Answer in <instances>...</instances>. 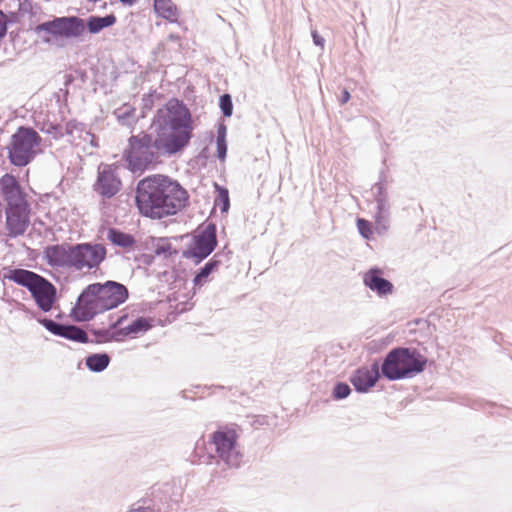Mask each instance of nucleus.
<instances>
[{
	"instance_id": "nucleus-45",
	"label": "nucleus",
	"mask_w": 512,
	"mask_h": 512,
	"mask_svg": "<svg viewBox=\"0 0 512 512\" xmlns=\"http://www.w3.org/2000/svg\"><path fill=\"white\" fill-rule=\"evenodd\" d=\"M71 81H72V78H71V77H69V78L66 80V84L71 83Z\"/></svg>"
},
{
	"instance_id": "nucleus-43",
	"label": "nucleus",
	"mask_w": 512,
	"mask_h": 512,
	"mask_svg": "<svg viewBox=\"0 0 512 512\" xmlns=\"http://www.w3.org/2000/svg\"><path fill=\"white\" fill-rule=\"evenodd\" d=\"M169 39L171 41H178L180 39L178 34H169Z\"/></svg>"
},
{
	"instance_id": "nucleus-44",
	"label": "nucleus",
	"mask_w": 512,
	"mask_h": 512,
	"mask_svg": "<svg viewBox=\"0 0 512 512\" xmlns=\"http://www.w3.org/2000/svg\"><path fill=\"white\" fill-rule=\"evenodd\" d=\"M10 35H11V36H14V37H12V40H13V41H15V37H16V36H19V34H18V33L10 34Z\"/></svg>"
},
{
	"instance_id": "nucleus-41",
	"label": "nucleus",
	"mask_w": 512,
	"mask_h": 512,
	"mask_svg": "<svg viewBox=\"0 0 512 512\" xmlns=\"http://www.w3.org/2000/svg\"><path fill=\"white\" fill-rule=\"evenodd\" d=\"M92 147H98V142L95 134H93V139H89L87 141Z\"/></svg>"
},
{
	"instance_id": "nucleus-46",
	"label": "nucleus",
	"mask_w": 512,
	"mask_h": 512,
	"mask_svg": "<svg viewBox=\"0 0 512 512\" xmlns=\"http://www.w3.org/2000/svg\"><path fill=\"white\" fill-rule=\"evenodd\" d=\"M6 34H0V40L5 36Z\"/></svg>"
},
{
	"instance_id": "nucleus-34",
	"label": "nucleus",
	"mask_w": 512,
	"mask_h": 512,
	"mask_svg": "<svg viewBox=\"0 0 512 512\" xmlns=\"http://www.w3.org/2000/svg\"><path fill=\"white\" fill-rule=\"evenodd\" d=\"M351 393L350 386L345 382H337L334 385L332 396L335 400H342L347 398Z\"/></svg>"
},
{
	"instance_id": "nucleus-18",
	"label": "nucleus",
	"mask_w": 512,
	"mask_h": 512,
	"mask_svg": "<svg viewBox=\"0 0 512 512\" xmlns=\"http://www.w3.org/2000/svg\"><path fill=\"white\" fill-rule=\"evenodd\" d=\"M363 282L380 297L391 294L394 289L393 284L382 277V270L378 267L369 269L363 276Z\"/></svg>"
},
{
	"instance_id": "nucleus-39",
	"label": "nucleus",
	"mask_w": 512,
	"mask_h": 512,
	"mask_svg": "<svg viewBox=\"0 0 512 512\" xmlns=\"http://www.w3.org/2000/svg\"><path fill=\"white\" fill-rule=\"evenodd\" d=\"M351 98L350 92L347 89H343L341 92V96L339 98V102L341 105L346 104Z\"/></svg>"
},
{
	"instance_id": "nucleus-20",
	"label": "nucleus",
	"mask_w": 512,
	"mask_h": 512,
	"mask_svg": "<svg viewBox=\"0 0 512 512\" xmlns=\"http://www.w3.org/2000/svg\"><path fill=\"white\" fill-rule=\"evenodd\" d=\"M127 318L126 315H122L114 321L109 329H91L92 334L96 337L95 343H105L109 341H122L121 335H118V327H120L123 321Z\"/></svg>"
},
{
	"instance_id": "nucleus-31",
	"label": "nucleus",
	"mask_w": 512,
	"mask_h": 512,
	"mask_svg": "<svg viewBox=\"0 0 512 512\" xmlns=\"http://www.w3.org/2000/svg\"><path fill=\"white\" fill-rule=\"evenodd\" d=\"M217 197L215 199V206H219L222 213H227L230 208L229 191L226 187L214 183Z\"/></svg>"
},
{
	"instance_id": "nucleus-17",
	"label": "nucleus",
	"mask_w": 512,
	"mask_h": 512,
	"mask_svg": "<svg viewBox=\"0 0 512 512\" xmlns=\"http://www.w3.org/2000/svg\"><path fill=\"white\" fill-rule=\"evenodd\" d=\"M373 197L376 202V222L379 224L385 221L389 215L390 203L386 187V175L382 171L379 176V181L372 187Z\"/></svg>"
},
{
	"instance_id": "nucleus-25",
	"label": "nucleus",
	"mask_w": 512,
	"mask_h": 512,
	"mask_svg": "<svg viewBox=\"0 0 512 512\" xmlns=\"http://www.w3.org/2000/svg\"><path fill=\"white\" fill-rule=\"evenodd\" d=\"M151 323L149 319L145 317H138L134 321H132L129 325L119 328L118 335H121L122 340L128 336L133 334H138L142 332H146L151 328Z\"/></svg>"
},
{
	"instance_id": "nucleus-19",
	"label": "nucleus",
	"mask_w": 512,
	"mask_h": 512,
	"mask_svg": "<svg viewBox=\"0 0 512 512\" xmlns=\"http://www.w3.org/2000/svg\"><path fill=\"white\" fill-rule=\"evenodd\" d=\"M1 275L3 280L12 281L29 290L40 274L27 269L6 266L2 268Z\"/></svg>"
},
{
	"instance_id": "nucleus-27",
	"label": "nucleus",
	"mask_w": 512,
	"mask_h": 512,
	"mask_svg": "<svg viewBox=\"0 0 512 512\" xmlns=\"http://www.w3.org/2000/svg\"><path fill=\"white\" fill-rule=\"evenodd\" d=\"M85 363L90 371L99 373L108 367L110 356L107 353H94L86 357Z\"/></svg>"
},
{
	"instance_id": "nucleus-9",
	"label": "nucleus",
	"mask_w": 512,
	"mask_h": 512,
	"mask_svg": "<svg viewBox=\"0 0 512 512\" xmlns=\"http://www.w3.org/2000/svg\"><path fill=\"white\" fill-rule=\"evenodd\" d=\"M103 312L104 310L92 283L79 294L76 304L71 310V316L77 322H87Z\"/></svg>"
},
{
	"instance_id": "nucleus-37",
	"label": "nucleus",
	"mask_w": 512,
	"mask_h": 512,
	"mask_svg": "<svg viewBox=\"0 0 512 512\" xmlns=\"http://www.w3.org/2000/svg\"><path fill=\"white\" fill-rule=\"evenodd\" d=\"M227 135V126L221 122L217 126V139L216 141H223L226 140Z\"/></svg>"
},
{
	"instance_id": "nucleus-10",
	"label": "nucleus",
	"mask_w": 512,
	"mask_h": 512,
	"mask_svg": "<svg viewBox=\"0 0 512 512\" xmlns=\"http://www.w3.org/2000/svg\"><path fill=\"white\" fill-rule=\"evenodd\" d=\"M93 286L104 312L118 307L129 296L127 287L116 281L108 280L104 283H93Z\"/></svg>"
},
{
	"instance_id": "nucleus-21",
	"label": "nucleus",
	"mask_w": 512,
	"mask_h": 512,
	"mask_svg": "<svg viewBox=\"0 0 512 512\" xmlns=\"http://www.w3.org/2000/svg\"><path fill=\"white\" fill-rule=\"evenodd\" d=\"M221 256L222 254L216 253L208 262L205 263L203 267H201L195 274L193 278L194 286L201 287L208 279V277L218 270L221 265Z\"/></svg>"
},
{
	"instance_id": "nucleus-35",
	"label": "nucleus",
	"mask_w": 512,
	"mask_h": 512,
	"mask_svg": "<svg viewBox=\"0 0 512 512\" xmlns=\"http://www.w3.org/2000/svg\"><path fill=\"white\" fill-rule=\"evenodd\" d=\"M357 228L360 233V235L364 238L369 240L372 236V224L363 218L357 219Z\"/></svg>"
},
{
	"instance_id": "nucleus-36",
	"label": "nucleus",
	"mask_w": 512,
	"mask_h": 512,
	"mask_svg": "<svg viewBox=\"0 0 512 512\" xmlns=\"http://www.w3.org/2000/svg\"><path fill=\"white\" fill-rule=\"evenodd\" d=\"M216 144H217V157L220 160H224L227 156V142H226V140L216 141Z\"/></svg>"
},
{
	"instance_id": "nucleus-26",
	"label": "nucleus",
	"mask_w": 512,
	"mask_h": 512,
	"mask_svg": "<svg viewBox=\"0 0 512 512\" xmlns=\"http://www.w3.org/2000/svg\"><path fill=\"white\" fill-rule=\"evenodd\" d=\"M81 34H37L34 40L36 44H48L57 48L64 47L68 38L80 36Z\"/></svg>"
},
{
	"instance_id": "nucleus-30",
	"label": "nucleus",
	"mask_w": 512,
	"mask_h": 512,
	"mask_svg": "<svg viewBox=\"0 0 512 512\" xmlns=\"http://www.w3.org/2000/svg\"><path fill=\"white\" fill-rule=\"evenodd\" d=\"M160 508L153 499L144 497L133 503L125 512H160Z\"/></svg>"
},
{
	"instance_id": "nucleus-12",
	"label": "nucleus",
	"mask_w": 512,
	"mask_h": 512,
	"mask_svg": "<svg viewBox=\"0 0 512 512\" xmlns=\"http://www.w3.org/2000/svg\"><path fill=\"white\" fill-rule=\"evenodd\" d=\"M28 291L43 312H49L57 301V288L42 275L38 276Z\"/></svg>"
},
{
	"instance_id": "nucleus-23",
	"label": "nucleus",
	"mask_w": 512,
	"mask_h": 512,
	"mask_svg": "<svg viewBox=\"0 0 512 512\" xmlns=\"http://www.w3.org/2000/svg\"><path fill=\"white\" fill-rule=\"evenodd\" d=\"M155 12L170 22H176L178 10L172 0H154Z\"/></svg>"
},
{
	"instance_id": "nucleus-13",
	"label": "nucleus",
	"mask_w": 512,
	"mask_h": 512,
	"mask_svg": "<svg viewBox=\"0 0 512 512\" xmlns=\"http://www.w3.org/2000/svg\"><path fill=\"white\" fill-rule=\"evenodd\" d=\"M39 323L56 336L82 344L91 342L87 332L79 326L59 323L50 318L39 319Z\"/></svg>"
},
{
	"instance_id": "nucleus-42",
	"label": "nucleus",
	"mask_w": 512,
	"mask_h": 512,
	"mask_svg": "<svg viewBox=\"0 0 512 512\" xmlns=\"http://www.w3.org/2000/svg\"><path fill=\"white\" fill-rule=\"evenodd\" d=\"M122 4L132 6L136 0H119Z\"/></svg>"
},
{
	"instance_id": "nucleus-38",
	"label": "nucleus",
	"mask_w": 512,
	"mask_h": 512,
	"mask_svg": "<svg viewBox=\"0 0 512 512\" xmlns=\"http://www.w3.org/2000/svg\"><path fill=\"white\" fill-rule=\"evenodd\" d=\"M8 16L0 10V32H7Z\"/></svg>"
},
{
	"instance_id": "nucleus-5",
	"label": "nucleus",
	"mask_w": 512,
	"mask_h": 512,
	"mask_svg": "<svg viewBox=\"0 0 512 512\" xmlns=\"http://www.w3.org/2000/svg\"><path fill=\"white\" fill-rule=\"evenodd\" d=\"M116 17L113 14L105 16H90L84 20L77 16L55 17L36 27L35 32H100L113 25Z\"/></svg>"
},
{
	"instance_id": "nucleus-1",
	"label": "nucleus",
	"mask_w": 512,
	"mask_h": 512,
	"mask_svg": "<svg viewBox=\"0 0 512 512\" xmlns=\"http://www.w3.org/2000/svg\"><path fill=\"white\" fill-rule=\"evenodd\" d=\"M192 129L189 109L177 99L170 100L147 131L129 137L123 153L128 168L134 173L143 172L161 156L181 151L188 145Z\"/></svg>"
},
{
	"instance_id": "nucleus-40",
	"label": "nucleus",
	"mask_w": 512,
	"mask_h": 512,
	"mask_svg": "<svg viewBox=\"0 0 512 512\" xmlns=\"http://www.w3.org/2000/svg\"><path fill=\"white\" fill-rule=\"evenodd\" d=\"M313 37V42L315 45L323 48L325 39L321 36V34H311Z\"/></svg>"
},
{
	"instance_id": "nucleus-24",
	"label": "nucleus",
	"mask_w": 512,
	"mask_h": 512,
	"mask_svg": "<svg viewBox=\"0 0 512 512\" xmlns=\"http://www.w3.org/2000/svg\"><path fill=\"white\" fill-rule=\"evenodd\" d=\"M107 239L114 245L122 248H131L135 244V238L129 233H125L117 228H109Z\"/></svg>"
},
{
	"instance_id": "nucleus-15",
	"label": "nucleus",
	"mask_w": 512,
	"mask_h": 512,
	"mask_svg": "<svg viewBox=\"0 0 512 512\" xmlns=\"http://www.w3.org/2000/svg\"><path fill=\"white\" fill-rule=\"evenodd\" d=\"M122 187V182L115 171L108 165L103 169L99 168L97 180L94 184V190L103 198L110 199L114 197Z\"/></svg>"
},
{
	"instance_id": "nucleus-3",
	"label": "nucleus",
	"mask_w": 512,
	"mask_h": 512,
	"mask_svg": "<svg viewBox=\"0 0 512 512\" xmlns=\"http://www.w3.org/2000/svg\"><path fill=\"white\" fill-rule=\"evenodd\" d=\"M106 255L107 250L100 243H61L47 246L43 258L50 267L80 272L97 269Z\"/></svg>"
},
{
	"instance_id": "nucleus-8",
	"label": "nucleus",
	"mask_w": 512,
	"mask_h": 512,
	"mask_svg": "<svg viewBox=\"0 0 512 512\" xmlns=\"http://www.w3.org/2000/svg\"><path fill=\"white\" fill-rule=\"evenodd\" d=\"M217 228L214 223H208L204 229L193 236L188 249L182 252L186 259H194L195 264L201 263L217 247Z\"/></svg>"
},
{
	"instance_id": "nucleus-7",
	"label": "nucleus",
	"mask_w": 512,
	"mask_h": 512,
	"mask_svg": "<svg viewBox=\"0 0 512 512\" xmlns=\"http://www.w3.org/2000/svg\"><path fill=\"white\" fill-rule=\"evenodd\" d=\"M217 456L230 468L241 465L243 454L237 447L238 434L234 428L221 427L212 434Z\"/></svg>"
},
{
	"instance_id": "nucleus-22",
	"label": "nucleus",
	"mask_w": 512,
	"mask_h": 512,
	"mask_svg": "<svg viewBox=\"0 0 512 512\" xmlns=\"http://www.w3.org/2000/svg\"><path fill=\"white\" fill-rule=\"evenodd\" d=\"M151 249L155 256L170 259L178 255V250L172 246L166 237L155 238L152 240Z\"/></svg>"
},
{
	"instance_id": "nucleus-28",
	"label": "nucleus",
	"mask_w": 512,
	"mask_h": 512,
	"mask_svg": "<svg viewBox=\"0 0 512 512\" xmlns=\"http://www.w3.org/2000/svg\"><path fill=\"white\" fill-rule=\"evenodd\" d=\"M65 132L73 139L76 138L75 134L77 133V137L84 142H87L89 139H93V133L86 129V125L84 123L69 121L65 126Z\"/></svg>"
},
{
	"instance_id": "nucleus-4",
	"label": "nucleus",
	"mask_w": 512,
	"mask_h": 512,
	"mask_svg": "<svg viewBox=\"0 0 512 512\" xmlns=\"http://www.w3.org/2000/svg\"><path fill=\"white\" fill-rule=\"evenodd\" d=\"M427 362L416 348L396 347L384 357L381 374L389 381L413 378L425 370Z\"/></svg>"
},
{
	"instance_id": "nucleus-2",
	"label": "nucleus",
	"mask_w": 512,
	"mask_h": 512,
	"mask_svg": "<svg viewBox=\"0 0 512 512\" xmlns=\"http://www.w3.org/2000/svg\"><path fill=\"white\" fill-rule=\"evenodd\" d=\"M188 193L176 180L162 174L141 179L135 189V204L139 213L151 219L177 214L186 207Z\"/></svg>"
},
{
	"instance_id": "nucleus-14",
	"label": "nucleus",
	"mask_w": 512,
	"mask_h": 512,
	"mask_svg": "<svg viewBox=\"0 0 512 512\" xmlns=\"http://www.w3.org/2000/svg\"><path fill=\"white\" fill-rule=\"evenodd\" d=\"M0 187L3 199L6 203L5 207H16L29 204L26 193L22 189L18 179L9 173L0 178Z\"/></svg>"
},
{
	"instance_id": "nucleus-29",
	"label": "nucleus",
	"mask_w": 512,
	"mask_h": 512,
	"mask_svg": "<svg viewBox=\"0 0 512 512\" xmlns=\"http://www.w3.org/2000/svg\"><path fill=\"white\" fill-rule=\"evenodd\" d=\"M118 122L127 127H133L137 121L136 109L131 106H123L114 111Z\"/></svg>"
},
{
	"instance_id": "nucleus-6",
	"label": "nucleus",
	"mask_w": 512,
	"mask_h": 512,
	"mask_svg": "<svg viewBox=\"0 0 512 512\" xmlns=\"http://www.w3.org/2000/svg\"><path fill=\"white\" fill-rule=\"evenodd\" d=\"M41 137L31 127L21 126L11 136L8 149L10 163L17 167L28 165L35 157V148L40 144Z\"/></svg>"
},
{
	"instance_id": "nucleus-33",
	"label": "nucleus",
	"mask_w": 512,
	"mask_h": 512,
	"mask_svg": "<svg viewBox=\"0 0 512 512\" xmlns=\"http://www.w3.org/2000/svg\"><path fill=\"white\" fill-rule=\"evenodd\" d=\"M219 107L224 117H230L233 114V102L230 94H223L219 99Z\"/></svg>"
},
{
	"instance_id": "nucleus-32",
	"label": "nucleus",
	"mask_w": 512,
	"mask_h": 512,
	"mask_svg": "<svg viewBox=\"0 0 512 512\" xmlns=\"http://www.w3.org/2000/svg\"><path fill=\"white\" fill-rule=\"evenodd\" d=\"M41 131L48 134L55 140L61 139L64 136V134H66L65 128H63L59 124H53V123L45 124L42 127Z\"/></svg>"
},
{
	"instance_id": "nucleus-11",
	"label": "nucleus",
	"mask_w": 512,
	"mask_h": 512,
	"mask_svg": "<svg viewBox=\"0 0 512 512\" xmlns=\"http://www.w3.org/2000/svg\"><path fill=\"white\" fill-rule=\"evenodd\" d=\"M30 215V204L5 207V227L7 236L17 238L24 235L31 223Z\"/></svg>"
},
{
	"instance_id": "nucleus-16",
	"label": "nucleus",
	"mask_w": 512,
	"mask_h": 512,
	"mask_svg": "<svg viewBox=\"0 0 512 512\" xmlns=\"http://www.w3.org/2000/svg\"><path fill=\"white\" fill-rule=\"evenodd\" d=\"M382 376L381 367L377 362L371 364L370 368L360 367L350 376V382L359 393H366L374 387Z\"/></svg>"
}]
</instances>
